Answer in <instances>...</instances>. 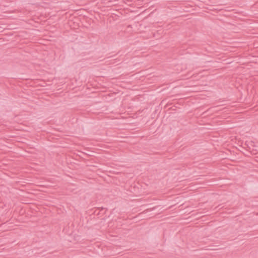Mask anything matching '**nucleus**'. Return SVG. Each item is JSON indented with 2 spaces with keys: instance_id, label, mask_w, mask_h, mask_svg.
Masks as SVG:
<instances>
[{
  "instance_id": "obj_1",
  "label": "nucleus",
  "mask_w": 258,
  "mask_h": 258,
  "mask_svg": "<svg viewBox=\"0 0 258 258\" xmlns=\"http://www.w3.org/2000/svg\"><path fill=\"white\" fill-rule=\"evenodd\" d=\"M99 209L100 210H103L104 209V208L101 207V208H99Z\"/></svg>"
},
{
  "instance_id": "obj_2",
  "label": "nucleus",
  "mask_w": 258,
  "mask_h": 258,
  "mask_svg": "<svg viewBox=\"0 0 258 258\" xmlns=\"http://www.w3.org/2000/svg\"><path fill=\"white\" fill-rule=\"evenodd\" d=\"M207 111H208V110H207V111H205V112H204V113H203V114L206 113Z\"/></svg>"
}]
</instances>
